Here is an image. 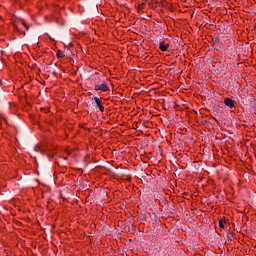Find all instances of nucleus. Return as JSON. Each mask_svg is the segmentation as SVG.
<instances>
[{
	"label": "nucleus",
	"instance_id": "obj_5",
	"mask_svg": "<svg viewBox=\"0 0 256 256\" xmlns=\"http://www.w3.org/2000/svg\"><path fill=\"white\" fill-rule=\"evenodd\" d=\"M20 23L25 27L26 31H29L28 25L25 23V20L23 18H20Z\"/></svg>",
	"mask_w": 256,
	"mask_h": 256
},
{
	"label": "nucleus",
	"instance_id": "obj_3",
	"mask_svg": "<svg viewBox=\"0 0 256 256\" xmlns=\"http://www.w3.org/2000/svg\"><path fill=\"white\" fill-rule=\"evenodd\" d=\"M224 105H226V107H229L230 109H233V107H235V100H232L231 98H225Z\"/></svg>",
	"mask_w": 256,
	"mask_h": 256
},
{
	"label": "nucleus",
	"instance_id": "obj_10",
	"mask_svg": "<svg viewBox=\"0 0 256 256\" xmlns=\"http://www.w3.org/2000/svg\"><path fill=\"white\" fill-rule=\"evenodd\" d=\"M23 35H25V32H23Z\"/></svg>",
	"mask_w": 256,
	"mask_h": 256
},
{
	"label": "nucleus",
	"instance_id": "obj_6",
	"mask_svg": "<svg viewBox=\"0 0 256 256\" xmlns=\"http://www.w3.org/2000/svg\"><path fill=\"white\" fill-rule=\"evenodd\" d=\"M57 57H60V59H63V57H65V53H63V51L59 50L57 52Z\"/></svg>",
	"mask_w": 256,
	"mask_h": 256
},
{
	"label": "nucleus",
	"instance_id": "obj_8",
	"mask_svg": "<svg viewBox=\"0 0 256 256\" xmlns=\"http://www.w3.org/2000/svg\"><path fill=\"white\" fill-rule=\"evenodd\" d=\"M219 227L220 229H225V222L223 220L219 221Z\"/></svg>",
	"mask_w": 256,
	"mask_h": 256
},
{
	"label": "nucleus",
	"instance_id": "obj_4",
	"mask_svg": "<svg viewBox=\"0 0 256 256\" xmlns=\"http://www.w3.org/2000/svg\"><path fill=\"white\" fill-rule=\"evenodd\" d=\"M159 49L160 51H167V49H169V44H165V42H160L159 44Z\"/></svg>",
	"mask_w": 256,
	"mask_h": 256
},
{
	"label": "nucleus",
	"instance_id": "obj_2",
	"mask_svg": "<svg viewBox=\"0 0 256 256\" xmlns=\"http://www.w3.org/2000/svg\"><path fill=\"white\" fill-rule=\"evenodd\" d=\"M93 100L95 101L99 111L103 113L105 111V107H103V101H101V98L95 96Z\"/></svg>",
	"mask_w": 256,
	"mask_h": 256
},
{
	"label": "nucleus",
	"instance_id": "obj_1",
	"mask_svg": "<svg viewBox=\"0 0 256 256\" xmlns=\"http://www.w3.org/2000/svg\"><path fill=\"white\" fill-rule=\"evenodd\" d=\"M94 89L96 90V91H103L104 93L105 92H107V91H109V86H107V83H102V84H96L95 86H94Z\"/></svg>",
	"mask_w": 256,
	"mask_h": 256
},
{
	"label": "nucleus",
	"instance_id": "obj_9",
	"mask_svg": "<svg viewBox=\"0 0 256 256\" xmlns=\"http://www.w3.org/2000/svg\"><path fill=\"white\" fill-rule=\"evenodd\" d=\"M182 1V3H185V2H187V0H181Z\"/></svg>",
	"mask_w": 256,
	"mask_h": 256
},
{
	"label": "nucleus",
	"instance_id": "obj_7",
	"mask_svg": "<svg viewBox=\"0 0 256 256\" xmlns=\"http://www.w3.org/2000/svg\"><path fill=\"white\" fill-rule=\"evenodd\" d=\"M248 101H249V103H252L253 105H256V99L253 98V96H250V97L248 98Z\"/></svg>",
	"mask_w": 256,
	"mask_h": 256
}]
</instances>
